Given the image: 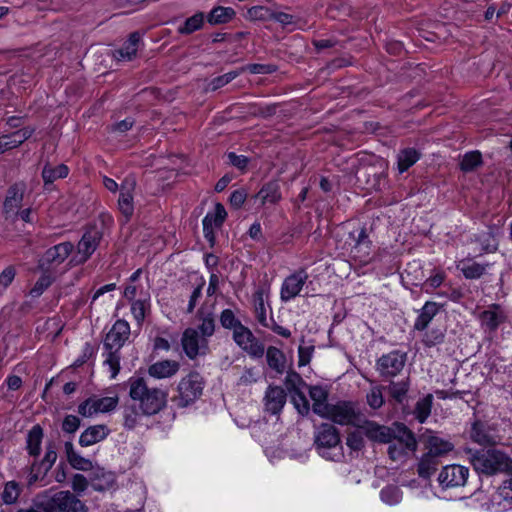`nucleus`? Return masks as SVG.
<instances>
[{
    "mask_svg": "<svg viewBox=\"0 0 512 512\" xmlns=\"http://www.w3.org/2000/svg\"><path fill=\"white\" fill-rule=\"evenodd\" d=\"M271 15L272 10L264 6H253L247 11V17L253 21H265L271 19Z\"/></svg>",
    "mask_w": 512,
    "mask_h": 512,
    "instance_id": "e2e57ef3",
    "label": "nucleus"
},
{
    "mask_svg": "<svg viewBox=\"0 0 512 512\" xmlns=\"http://www.w3.org/2000/svg\"><path fill=\"white\" fill-rule=\"evenodd\" d=\"M445 340V331L439 328L431 329L423 335L422 343L426 347H434L440 345Z\"/></svg>",
    "mask_w": 512,
    "mask_h": 512,
    "instance_id": "8fccbe9b",
    "label": "nucleus"
},
{
    "mask_svg": "<svg viewBox=\"0 0 512 512\" xmlns=\"http://www.w3.org/2000/svg\"><path fill=\"white\" fill-rule=\"evenodd\" d=\"M285 386L288 392L292 394L294 392L302 391L306 386V383L298 373L289 371L285 377Z\"/></svg>",
    "mask_w": 512,
    "mask_h": 512,
    "instance_id": "603ef678",
    "label": "nucleus"
},
{
    "mask_svg": "<svg viewBox=\"0 0 512 512\" xmlns=\"http://www.w3.org/2000/svg\"><path fill=\"white\" fill-rule=\"evenodd\" d=\"M254 302V313L257 321L262 326H267V322L269 319L266 314V307L264 303V292L262 290H257L253 295Z\"/></svg>",
    "mask_w": 512,
    "mask_h": 512,
    "instance_id": "37998d69",
    "label": "nucleus"
},
{
    "mask_svg": "<svg viewBox=\"0 0 512 512\" xmlns=\"http://www.w3.org/2000/svg\"><path fill=\"white\" fill-rule=\"evenodd\" d=\"M386 444H389L387 452L390 459L393 461L402 460L411 452L410 449L404 448L403 445L395 440H392V442H386Z\"/></svg>",
    "mask_w": 512,
    "mask_h": 512,
    "instance_id": "bf43d9fd",
    "label": "nucleus"
},
{
    "mask_svg": "<svg viewBox=\"0 0 512 512\" xmlns=\"http://www.w3.org/2000/svg\"><path fill=\"white\" fill-rule=\"evenodd\" d=\"M266 360L268 366L276 371V373H284L286 357L280 349L274 346H269L266 351Z\"/></svg>",
    "mask_w": 512,
    "mask_h": 512,
    "instance_id": "e433bc0d",
    "label": "nucleus"
},
{
    "mask_svg": "<svg viewBox=\"0 0 512 512\" xmlns=\"http://www.w3.org/2000/svg\"><path fill=\"white\" fill-rule=\"evenodd\" d=\"M181 345L186 356L193 360L208 352V340L198 334V330L187 328L182 334Z\"/></svg>",
    "mask_w": 512,
    "mask_h": 512,
    "instance_id": "9b49d317",
    "label": "nucleus"
},
{
    "mask_svg": "<svg viewBox=\"0 0 512 512\" xmlns=\"http://www.w3.org/2000/svg\"><path fill=\"white\" fill-rule=\"evenodd\" d=\"M140 39V34L133 32L122 47L113 52V57L118 61H131L137 54Z\"/></svg>",
    "mask_w": 512,
    "mask_h": 512,
    "instance_id": "b1692460",
    "label": "nucleus"
},
{
    "mask_svg": "<svg viewBox=\"0 0 512 512\" xmlns=\"http://www.w3.org/2000/svg\"><path fill=\"white\" fill-rule=\"evenodd\" d=\"M262 205L276 204L281 199L280 186L276 181H271L263 185L255 196Z\"/></svg>",
    "mask_w": 512,
    "mask_h": 512,
    "instance_id": "72a5a7b5",
    "label": "nucleus"
},
{
    "mask_svg": "<svg viewBox=\"0 0 512 512\" xmlns=\"http://www.w3.org/2000/svg\"><path fill=\"white\" fill-rule=\"evenodd\" d=\"M81 421L75 415H66L62 422V430L68 434H74L80 427Z\"/></svg>",
    "mask_w": 512,
    "mask_h": 512,
    "instance_id": "774afa93",
    "label": "nucleus"
},
{
    "mask_svg": "<svg viewBox=\"0 0 512 512\" xmlns=\"http://www.w3.org/2000/svg\"><path fill=\"white\" fill-rule=\"evenodd\" d=\"M395 440L404 448L410 449L411 452L417 450V441L414 433L403 423H394L392 425L391 441Z\"/></svg>",
    "mask_w": 512,
    "mask_h": 512,
    "instance_id": "412c9836",
    "label": "nucleus"
},
{
    "mask_svg": "<svg viewBox=\"0 0 512 512\" xmlns=\"http://www.w3.org/2000/svg\"><path fill=\"white\" fill-rule=\"evenodd\" d=\"M308 279L305 270H299L286 277L282 283L280 297L284 302H288L298 296Z\"/></svg>",
    "mask_w": 512,
    "mask_h": 512,
    "instance_id": "4468645a",
    "label": "nucleus"
},
{
    "mask_svg": "<svg viewBox=\"0 0 512 512\" xmlns=\"http://www.w3.org/2000/svg\"><path fill=\"white\" fill-rule=\"evenodd\" d=\"M320 417L328 419L341 426H359L362 414L351 401L339 400L330 403Z\"/></svg>",
    "mask_w": 512,
    "mask_h": 512,
    "instance_id": "423d86ee",
    "label": "nucleus"
},
{
    "mask_svg": "<svg viewBox=\"0 0 512 512\" xmlns=\"http://www.w3.org/2000/svg\"><path fill=\"white\" fill-rule=\"evenodd\" d=\"M233 340L252 358H262L265 353L264 344L244 325L238 326V328L233 331Z\"/></svg>",
    "mask_w": 512,
    "mask_h": 512,
    "instance_id": "1a4fd4ad",
    "label": "nucleus"
},
{
    "mask_svg": "<svg viewBox=\"0 0 512 512\" xmlns=\"http://www.w3.org/2000/svg\"><path fill=\"white\" fill-rule=\"evenodd\" d=\"M506 319L507 315L499 304H491L488 309L479 314L481 326L491 332L496 331Z\"/></svg>",
    "mask_w": 512,
    "mask_h": 512,
    "instance_id": "6ab92c4d",
    "label": "nucleus"
},
{
    "mask_svg": "<svg viewBox=\"0 0 512 512\" xmlns=\"http://www.w3.org/2000/svg\"><path fill=\"white\" fill-rule=\"evenodd\" d=\"M203 388L204 382L201 375L191 372L180 380L177 388L178 395L174 397V401L179 407H187L202 395Z\"/></svg>",
    "mask_w": 512,
    "mask_h": 512,
    "instance_id": "0eeeda50",
    "label": "nucleus"
},
{
    "mask_svg": "<svg viewBox=\"0 0 512 512\" xmlns=\"http://www.w3.org/2000/svg\"><path fill=\"white\" fill-rule=\"evenodd\" d=\"M179 368L180 365L177 361L162 360L150 365L148 373L150 376L157 379L169 378L175 375L179 371Z\"/></svg>",
    "mask_w": 512,
    "mask_h": 512,
    "instance_id": "a878e982",
    "label": "nucleus"
},
{
    "mask_svg": "<svg viewBox=\"0 0 512 512\" xmlns=\"http://www.w3.org/2000/svg\"><path fill=\"white\" fill-rule=\"evenodd\" d=\"M74 245L71 242H62L49 248L39 262V267L45 269L49 265H60L72 253Z\"/></svg>",
    "mask_w": 512,
    "mask_h": 512,
    "instance_id": "dca6fc26",
    "label": "nucleus"
},
{
    "mask_svg": "<svg viewBox=\"0 0 512 512\" xmlns=\"http://www.w3.org/2000/svg\"><path fill=\"white\" fill-rule=\"evenodd\" d=\"M309 396L313 401V412L320 416L330 404L328 402V391L322 386H311L309 388Z\"/></svg>",
    "mask_w": 512,
    "mask_h": 512,
    "instance_id": "473e14b6",
    "label": "nucleus"
},
{
    "mask_svg": "<svg viewBox=\"0 0 512 512\" xmlns=\"http://www.w3.org/2000/svg\"><path fill=\"white\" fill-rule=\"evenodd\" d=\"M489 264H480L471 260H463L458 266L466 279H478L486 272Z\"/></svg>",
    "mask_w": 512,
    "mask_h": 512,
    "instance_id": "58836bf2",
    "label": "nucleus"
},
{
    "mask_svg": "<svg viewBox=\"0 0 512 512\" xmlns=\"http://www.w3.org/2000/svg\"><path fill=\"white\" fill-rule=\"evenodd\" d=\"M23 201V190L18 185H12L7 190L3 203V213L6 220L15 222Z\"/></svg>",
    "mask_w": 512,
    "mask_h": 512,
    "instance_id": "f3484780",
    "label": "nucleus"
},
{
    "mask_svg": "<svg viewBox=\"0 0 512 512\" xmlns=\"http://www.w3.org/2000/svg\"><path fill=\"white\" fill-rule=\"evenodd\" d=\"M361 434L363 433L360 429L359 431H353L348 434L346 438V444L350 449L359 451L364 447V440Z\"/></svg>",
    "mask_w": 512,
    "mask_h": 512,
    "instance_id": "338daca9",
    "label": "nucleus"
},
{
    "mask_svg": "<svg viewBox=\"0 0 512 512\" xmlns=\"http://www.w3.org/2000/svg\"><path fill=\"white\" fill-rule=\"evenodd\" d=\"M140 413L138 409L132 406H126L123 410L124 426L127 429H133L136 427Z\"/></svg>",
    "mask_w": 512,
    "mask_h": 512,
    "instance_id": "680f3d73",
    "label": "nucleus"
},
{
    "mask_svg": "<svg viewBox=\"0 0 512 512\" xmlns=\"http://www.w3.org/2000/svg\"><path fill=\"white\" fill-rule=\"evenodd\" d=\"M468 458L479 474L491 476L498 473L512 474V459L496 449H468Z\"/></svg>",
    "mask_w": 512,
    "mask_h": 512,
    "instance_id": "7ed1b4c3",
    "label": "nucleus"
},
{
    "mask_svg": "<svg viewBox=\"0 0 512 512\" xmlns=\"http://www.w3.org/2000/svg\"><path fill=\"white\" fill-rule=\"evenodd\" d=\"M240 73H241V71L235 70V71H230L228 73H225V74H223L221 76L215 77L209 83L210 90L211 91H216L219 88L227 85L232 80H234L236 77H238L240 75Z\"/></svg>",
    "mask_w": 512,
    "mask_h": 512,
    "instance_id": "13d9d810",
    "label": "nucleus"
},
{
    "mask_svg": "<svg viewBox=\"0 0 512 512\" xmlns=\"http://www.w3.org/2000/svg\"><path fill=\"white\" fill-rule=\"evenodd\" d=\"M357 427L371 441L385 444L391 442L392 426L388 427L374 421H364Z\"/></svg>",
    "mask_w": 512,
    "mask_h": 512,
    "instance_id": "a211bd4d",
    "label": "nucleus"
},
{
    "mask_svg": "<svg viewBox=\"0 0 512 512\" xmlns=\"http://www.w3.org/2000/svg\"><path fill=\"white\" fill-rule=\"evenodd\" d=\"M129 396L139 403V408L144 415H154L161 411L167 402V392L149 387L142 377H131L128 381Z\"/></svg>",
    "mask_w": 512,
    "mask_h": 512,
    "instance_id": "f03ea898",
    "label": "nucleus"
},
{
    "mask_svg": "<svg viewBox=\"0 0 512 512\" xmlns=\"http://www.w3.org/2000/svg\"><path fill=\"white\" fill-rule=\"evenodd\" d=\"M150 304L147 300H133L131 301V313L139 326H141L145 320L146 312L149 309Z\"/></svg>",
    "mask_w": 512,
    "mask_h": 512,
    "instance_id": "09e8293b",
    "label": "nucleus"
},
{
    "mask_svg": "<svg viewBox=\"0 0 512 512\" xmlns=\"http://www.w3.org/2000/svg\"><path fill=\"white\" fill-rule=\"evenodd\" d=\"M227 217V212L221 203L215 205L214 212H209L204 218H210L209 224L213 227H221Z\"/></svg>",
    "mask_w": 512,
    "mask_h": 512,
    "instance_id": "4d7b16f0",
    "label": "nucleus"
},
{
    "mask_svg": "<svg viewBox=\"0 0 512 512\" xmlns=\"http://www.w3.org/2000/svg\"><path fill=\"white\" fill-rule=\"evenodd\" d=\"M406 360L405 352L393 350L377 360L376 369L383 378H393L403 370Z\"/></svg>",
    "mask_w": 512,
    "mask_h": 512,
    "instance_id": "9d476101",
    "label": "nucleus"
},
{
    "mask_svg": "<svg viewBox=\"0 0 512 512\" xmlns=\"http://www.w3.org/2000/svg\"><path fill=\"white\" fill-rule=\"evenodd\" d=\"M498 504L504 510L512 509V477L503 482L497 492Z\"/></svg>",
    "mask_w": 512,
    "mask_h": 512,
    "instance_id": "a18cd8bd",
    "label": "nucleus"
},
{
    "mask_svg": "<svg viewBox=\"0 0 512 512\" xmlns=\"http://www.w3.org/2000/svg\"><path fill=\"white\" fill-rule=\"evenodd\" d=\"M53 281L54 278L50 274L43 273L31 288L30 295L34 298L41 296Z\"/></svg>",
    "mask_w": 512,
    "mask_h": 512,
    "instance_id": "6e6d98bb",
    "label": "nucleus"
},
{
    "mask_svg": "<svg viewBox=\"0 0 512 512\" xmlns=\"http://www.w3.org/2000/svg\"><path fill=\"white\" fill-rule=\"evenodd\" d=\"M220 323L225 329H235L238 326L243 325L239 319L236 318L234 312L231 309H224L220 315Z\"/></svg>",
    "mask_w": 512,
    "mask_h": 512,
    "instance_id": "052dcab7",
    "label": "nucleus"
},
{
    "mask_svg": "<svg viewBox=\"0 0 512 512\" xmlns=\"http://www.w3.org/2000/svg\"><path fill=\"white\" fill-rule=\"evenodd\" d=\"M196 319L199 321V324L195 329L198 330V334L208 340L215 332V317L213 312L201 307L196 313Z\"/></svg>",
    "mask_w": 512,
    "mask_h": 512,
    "instance_id": "bb28decb",
    "label": "nucleus"
},
{
    "mask_svg": "<svg viewBox=\"0 0 512 512\" xmlns=\"http://www.w3.org/2000/svg\"><path fill=\"white\" fill-rule=\"evenodd\" d=\"M109 434L105 425H93L84 430L79 437V444L88 447L104 440Z\"/></svg>",
    "mask_w": 512,
    "mask_h": 512,
    "instance_id": "393cba45",
    "label": "nucleus"
},
{
    "mask_svg": "<svg viewBox=\"0 0 512 512\" xmlns=\"http://www.w3.org/2000/svg\"><path fill=\"white\" fill-rule=\"evenodd\" d=\"M381 500L388 505H395L401 501L402 493L397 486L389 485L380 492Z\"/></svg>",
    "mask_w": 512,
    "mask_h": 512,
    "instance_id": "3c124183",
    "label": "nucleus"
},
{
    "mask_svg": "<svg viewBox=\"0 0 512 512\" xmlns=\"http://www.w3.org/2000/svg\"><path fill=\"white\" fill-rule=\"evenodd\" d=\"M236 12L231 7L217 6L214 7L207 15V22L211 25L225 24L231 21Z\"/></svg>",
    "mask_w": 512,
    "mask_h": 512,
    "instance_id": "f704fd0d",
    "label": "nucleus"
},
{
    "mask_svg": "<svg viewBox=\"0 0 512 512\" xmlns=\"http://www.w3.org/2000/svg\"><path fill=\"white\" fill-rule=\"evenodd\" d=\"M35 129L33 127H24L15 132L3 134L0 136V155L4 152L17 148L23 142L28 140Z\"/></svg>",
    "mask_w": 512,
    "mask_h": 512,
    "instance_id": "aec40b11",
    "label": "nucleus"
},
{
    "mask_svg": "<svg viewBox=\"0 0 512 512\" xmlns=\"http://www.w3.org/2000/svg\"><path fill=\"white\" fill-rule=\"evenodd\" d=\"M482 164V155L479 151L466 153L461 162L460 168L464 172H471Z\"/></svg>",
    "mask_w": 512,
    "mask_h": 512,
    "instance_id": "49530a36",
    "label": "nucleus"
},
{
    "mask_svg": "<svg viewBox=\"0 0 512 512\" xmlns=\"http://www.w3.org/2000/svg\"><path fill=\"white\" fill-rule=\"evenodd\" d=\"M441 305L433 301H427L419 310L413 328L416 331H424L428 328L433 318L439 313Z\"/></svg>",
    "mask_w": 512,
    "mask_h": 512,
    "instance_id": "5701e85b",
    "label": "nucleus"
},
{
    "mask_svg": "<svg viewBox=\"0 0 512 512\" xmlns=\"http://www.w3.org/2000/svg\"><path fill=\"white\" fill-rule=\"evenodd\" d=\"M43 428L36 424L27 433L26 450L30 456L38 457L41 452V444L43 440Z\"/></svg>",
    "mask_w": 512,
    "mask_h": 512,
    "instance_id": "2f4dec72",
    "label": "nucleus"
},
{
    "mask_svg": "<svg viewBox=\"0 0 512 512\" xmlns=\"http://www.w3.org/2000/svg\"><path fill=\"white\" fill-rule=\"evenodd\" d=\"M314 443L319 454L325 459L340 461L344 458L339 431L333 425L321 424L315 433Z\"/></svg>",
    "mask_w": 512,
    "mask_h": 512,
    "instance_id": "20e7f679",
    "label": "nucleus"
},
{
    "mask_svg": "<svg viewBox=\"0 0 512 512\" xmlns=\"http://www.w3.org/2000/svg\"><path fill=\"white\" fill-rule=\"evenodd\" d=\"M425 447L427 453L440 458L452 451L454 445L450 441L444 440L436 435H428L425 441Z\"/></svg>",
    "mask_w": 512,
    "mask_h": 512,
    "instance_id": "c756f323",
    "label": "nucleus"
},
{
    "mask_svg": "<svg viewBox=\"0 0 512 512\" xmlns=\"http://www.w3.org/2000/svg\"><path fill=\"white\" fill-rule=\"evenodd\" d=\"M115 483V476L103 468L94 469L90 476V485L95 491L103 492L110 489Z\"/></svg>",
    "mask_w": 512,
    "mask_h": 512,
    "instance_id": "cd10ccee",
    "label": "nucleus"
},
{
    "mask_svg": "<svg viewBox=\"0 0 512 512\" xmlns=\"http://www.w3.org/2000/svg\"><path fill=\"white\" fill-rule=\"evenodd\" d=\"M367 403L372 409H379L384 404V398L380 387H373L367 394Z\"/></svg>",
    "mask_w": 512,
    "mask_h": 512,
    "instance_id": "69168bd1",
    "label": "nucleus"
},
{
    "mask_svg": "<svg viewBox=\"0 0 512 512\" xmlns=\"http://www.w3.org/2000/svg\"><path fill=\"white\" fill-rule=\"evenodd\" d=\"M287 393L280 386L269 385L263 398L264 411L278 415L286 404Z\"/></svg>",
    "mask_w": 512,
    "mask_h": 512,
    "instance_id": "2eb2a0df",
    "label": "nucleus"
},
{
    "mask_svg": "<svg viewBox=\"0 0 512 512\" xmlns=\"http://www.w3.org/2000/svg\"><path fill=\"white\" fill-rule=\"evenodd\" d=\"M420 152L415 148H405L399 151L397 155V167L400 173L407 171L412 167L419 159Z\"/></svg>",
    "mask_w": 512,
    "mask_h": 512,
    "instance_id": "c9c22d12",
    "label": "nucleus"
},
{
    "mask_svg": "<svg viewBox=\"0 0 512 512\" xmlns=\"http://www.w3.org/2000/svg\"><path fill=\"white\" fill-rule=\"evenodd\" d=\"M93 398L97 413L110 412L116 408L119 402V398L117 395L112 397Z\"/></svg>",
    "mask_w": 512,
    "mask_h": 512,
    "instance_id": "5fc2aeb1",
    "label": "nucleus"
},
{
    "mask_svg": "<svg viewBox=\"0 0 512 512\" xmlns=\"http://www.w3.org/2000/svg\"><path fill=\"white\" fill-rule=\"evenodd\" d=\"M135 188L136 179L131 175L125 177L120 185V195L117 204L120 213L125 219V222H128L134 213L133 194Z\"/></svg>",
    "mask_w": 512,
    "mask_h": 512,
    "instance_id": "f8f14e48",
    "label": "nucleus"
},
{
    "mask_svg": "<svg viewBox=\"0 0 512 512\" xmlns=\"http://www.w3.org/2000/svg\"><path fill=\"white\" fill-rule=\"evenodd\" d=\"M469 475V469L462 465H447L438 476L439 484L443 488L464 486Z\"/></svg>",
    "mask_w": 512,
    "mask_h": 512,
    "instance_id": "ddd939ff",
    "label": "nucleus"
},
{
    "mask_svg": "<svg viewBox=\"0 0 512 512\" xmlns=\"http://www.w3.org/2000/svg\"><path fill=\"white\" fill-rule=\"evenodd\" d=\"M64 451L68 463L76 470L87 471L92 469L91 460L79 455L75 449L72 441H66L64 443Z\"/></svg>",
    "mask_w": 512,
    "mask_h": 512,
    "instance_id": "7c9ffc66",
    "label": "nucleus"
},
{
    "mask_svg": "<svg viewBox=\"0 0 512 512\" xmlns=\"http://www.w3.org/2000/svg\"><path fill=\"white\" fill-rule=\"evenodd\" d=\"M409 387H410L409 378H406V379L398 381V382L391 381L388 386V391H389L390 396L397 403L401 404V403H403V401L406 398Z\"/></svg>",
    "mask_w": 512,
    "mask_h": 512,
    "instance_id": "79ce46f5",
    "label": "nucleus"
},
{
    "mask_svg": "<svg viewBox=\"0 0 512 512\" xmlns=\"http://www.w3.org/2000/svg\"><path fill=\"white\" fill-rule=\"evenodd\" d=\"M371 250L372 242L368 237L366 229L362 228L355 238V244L351 249V253L360 262L367 263L370 260Z\"/></svg>",
    "mask_w": 512,
    "mask_h": 512,
    "instance_id": "4be33fe9",
    "label": "nucleus"
},
{
    "mask_svg": "<svg viewBox=\"0 0 512 512\" xmlns=\"http://www.w3.org/2000/svg\"><path fill=\"white\" fill-rule=\"evenodd\" d=\"M15 276L16 269L12 265L7 266L0 273V294H2L7 289V287L13 282Z\"/></svg>",
    "mask_w": 512,
    "mask_h": 512,
    "instance_id": "0e129e2a",
    "label": "nucleus"
},
{
    "mask_svg": "<svg viewBox=\"0 0 512 512\" xmlns=\"http://www.w3.org/2000/svg\"><path fill=\"white\" fill-rule=\"evenodd\" d=\"M291 395V401L295 407V409L298 411V413L302 416H306L309 414L310 411V404L308 399L306 398L303 391L300 392H294Z\"/></svg>",
    "mask_w": 512,
    "mask_h": 512,
    "instance_id": "864d4df0",
    "label": "nucleus"
},
{
    "mask_svg": "<svg viewBox=\"0 0 512 512\" xmlns=\"http://www.w3.org/2000/svg\"><path fill=\"white\" fill-rule=\"evenodd\" d=\"M130 336V325L126 320H117L103 340L104 365L108 366L111 378L120 371L121 349Z\"/></svg>",
    "mask_w": 512,
    "mask_h": 512,
    "instance_id": "f257e3e1",
    "label": "nucleus"
},
{
    "mask_svg": "<svg viewBox=\"0 0 512 512\" xmlns=\"http://www.w3.org/2000/svg\"><path fill=\"white\" fill-rule=\"evenodd\" d=\"M102 239V232L96 228L87 230L77 244V252L70 259L73 266L84 264L95 252Z\"/></svg>",
    "mask_w": 512,
    "mask_h": 512,
    "instance_id": "6e6552de",
    "label": "nucleus"
},
{
    "mask_svg": "<svg viewBox=\"0 0 512 512\" xmlns=\"http://www.w3.org/2000/svg\"><path fill=\"white\" fill-rule=\"evenodd\" d=\"M44 512H89L88 507L70 491H59L39 499Z\"/></svg>",
    "mask_w": 512,
    "mask_h": 512,
    "instance_id": "39448f33",
    "label": "nucleus"
},
{
    "mask_svg": "<svg viewBox=\"0 0 512 512\" xmlns=\"http://www.w3.org/2000/svg\"><path fill=\"white\" fill-rule=\"evenodd\" d=\"M20 495V487L16 481H8L4 490L1 493V498L4 504L12 505L16 503Z\"/></svg>",
    "mask_w": 512,
    "mask_h": 512,
    "instance_id": "de8ad7c7",
    "label": "nucleus"
},
{
    "mask_svg": "<svg viewBox=\"0 0 512 512\" xmlns=\"http://www.w3.org/2000/svg\"><path fill=\"white\" fill-rule=\"evenodd\" d=\"M432 395L428 394L417 401L414 409V415L420 423H424L429 417L432 408Z\"/></svg>",
    "mask_w": 512,
    "mask_h": 512,
    "instance_id": "c03bdc74",
    "label": "nucleus"
},
{
    "mask_svg": "<svg viewBox=\"0 0 512 512\" xmlns=\"http://www.w3.org/2000/svg\"><path fill=\"white\" fill-rule=\"evenodd\" d=\"M69 169L66 165L60 164L57 167L46 165L42 170V178L45 184H52L57 179L67 177Z\"/></svg>",
    "mask_w": 512,
    "mask_h": 512,
    "instance_id": "a19ab883",
    "label": "nucleus"
},
{
    "mask_svg": "<svg viewBox=\"0 0 512 512\" xmlns=\"http://www.w3.org/2000/svg\"><path fill=\"white\" fill-rule=\"evenodd\" d=\"M205 21V15L203 12H197L191 17L187 18L184 23L178 27L177 32L181 35H190L200 30Z\"/></svg>",
    "mask_w": 512,
    "mask_h": 512,
    "instance_id": "ea45409f",
    "label": "nucleus"
},
{
    "mask_svg": "<svg viewBox=\"0 0 512 512\" xmlns=\"http://www.w3.org/2000/svg\"><path fill=\"white\" fill-rule=\"evenodd\" d=\"M439 464H440L439 458L426 452L421 457V459L418 463V466H417L418 475L425 479L429 478L437 470V467L439 466Z\"/></svg>",
    "mask_w": 512,
    "mask_h": 512,
    "instance_id": "4c0bfd02",
    "label": "nucleus"
},
{
    "mask_svg": "<svg viewBox=\"0 0 512 512\" xmlns=\"http://www.w3.org/2000/svg\"><path fill=\"white\" fill-rule=\"evenodd\" d=\"M469 435L473 442L480 445H490L494 443V438L490 432L489 426L481 420H475L472 423Z\"/></svg>",
    "mask_w": 512,
    "mask_h": 512,
    "instance_id": "c85d7f7f",
    "label": "nucleus"
}]
</instances>
